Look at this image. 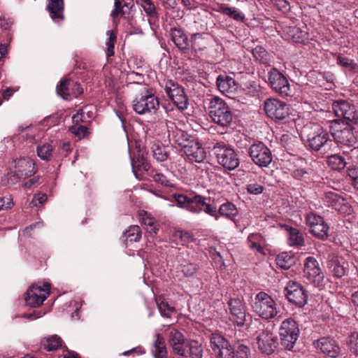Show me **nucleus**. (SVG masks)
<instances>
[{
	"label": "nucleus",
	"mask_w": 358,
	"mask_h": 358,
	"mask_svg": "<svg viewBox=\"0 0 358 358\" xmlns=\"http://www.w3.org/2000/svg\"><path fill=\"white\" fill-rule=\"evenodd\" d=\"M306 223L309 231L320 239L328 237L329 227L324 218L314 213H308L306 216Z\"/></svg>",
	"instance_id": "obj_11"
},
{
	"label": "nucleus",
	"mask_w": 358,
	"mask_h": 358,
	"mask_svg": "<svg viewBox=\"0 0 358 358\" xmlns=\"http://www.w3.org/2000/svg\"><path fill=\"white\" fill-rule=\"evenodd\" d=\"M169 342L173 351L180 356H187V350L185 348L187 343L182 334L176 329H171L169 332Z\"/></svg>",
	"instance_id": "obj_23"
},
{
	"label": "nucleus",
	"mask_w": 358,
	"mask_h": 358,
	"mask_svg": "<svg viewBox=\"0 0 358 358\" xmlns=\"http://www.w3.org/2000/svg\"><path fill=\"white\" fill-rule=\"evenodd\" d=\"M153 353L155 358H165L166 356L165 341L164 339L159 335L156 336Z\"/></svg>",
	"instance_id": "obj_32"
},
{
	"label": "nucleus",
	"mask_w": 358,
	"mask_h": 358,
	"mask_svg": "<svg viewBox=\"0 0 358 358\" xmlns=\"http://www.w3.org/2000/svg\"><path fill=\"white\" fill-rule=\"evenodd\" d=\"M153 178L155 181L162 184V185L167 187L171 185L170 181L162 173H155Z\"/></svg>",
	"instance_id": "obj_60"
},
{
	"label": "nucleus",
	"mask_w": 358,
	"mask_h": 358,
	"mask_svg": "<svg viewBox=\"0 0 358 358\" xmlns=\"http://www.w3.org/2000/svg\"><path fill=\"white\" fill-rule=\"evenodd\" d=\"M158 308L160 313L165 317H169L170 313L174 310L173 308L169 306V304L164 301H162L158 304Z\"/></svg>",
	"instance_id": "obj_57"
},
{
	"label": "nucleus",
	"mask_w": 358,
	"mask_h": 358,
	"mask_svg": "<svg viewBox=\"0 0 358 358\" xmlns=\"http://www.w3.org/2000/svg\"><path fill=\"white\" fill-rule=\"evenodd\" d=\"M219 213L221 215L224 216L229 220H234L236 216L238 211L235 205L231 203H226L220 206Z\"/></svg>",
	"instance_id": "obj_33"
},
{
	"label": "nucleus",
	"mask_w": 358,
	"mask_h": 358,
	"mask_svg": "<svg viewBox=\"0 0 358 358\" xmlns=\"http://www.w3.org/2000/svg\"><path fill=\"white\" fill-rule=\"evenodd\" d=\"M247 190L252 194H259L264 190V187L258 183H251L247 186Z\"/></svg>",
	"instance_id": "obj_58"
},
{
	"label": "nucleus",
	"mask_w": 358,
	"mask_h": 358,
	"mask_svg": "<svg viewBox=\"0 0 358 358\" xmlns=\"http://www.w3.org/2000/svg\"><path fill=\"white\" fill-rule=\"evenodd\" d=\"M303 132L308 134L309 146L315 150H319L329 139L328 134L317 125H307Z\"/></svg>",
	"instance_id": "obj_13"
},
{
	"label": "nucleus",
	"mask_w": 358,
	"mask_h": 358,
	"mask_svg": "<svg viewBox=\"0 0 358 358\" xmlns=\"http://www.w3.org/2000/svg\"><path fill=\"white\" fill-rule=\"evenodd\" d=\"M327 266L336 278H341L345 274V269L338 262L336 257H332L328 262Z\"/></svg>",
	"instance_id": "obj_35"
},
{
	"label": "nucleus",
	"mask_w": 358,
	"mask_h": 358,
	"mask_svg": "<svg viewBox=\"0 0 358 358\" xmlns=\"http://www.w3.org/2000/svg\"><path fill=\"white\" fill-rule=\"evenodd\" d=\"M285 294L289 302L303 306L307 302V294L303 287L299 283L289 281L285 288Z\"/></svg>",
	"instance_id": "obj_15"
},
{
	"label": "nucleus",
	"mask_w": 358,
	"mask_h": 358,
	"mask_svg": "<svg viewBox=\"0 0 358 358\" xmlns=\"http://www.w3.org/2000/svg\"><path fill=\"white\" fill-rule=\"evenodd\" d=\"M173 197H174L175 200L176 201V202L178 203V206L180 207H183L184 205H185V207L186 206H188V204L191 200V197H188L183 194H174Z\"/></svg>",
	"instance_id": "obj_59"
},
{
	"label": "nucleus",
	"mask_w": 358,
	"mask_h": 358,
	"mask_svg": "<svg viewBox=\"0 0 358 358\" xmlns=\"http://www.w3.org/2000/svg\"><path fill=\"white\" fill-rule=\"evenodd\" d=\"M268 81L271 87L283 96L290 94V85L287 78L277 69H272L268 73Z\"/></svg>",
	"instance_id": "obj_14"
},
{
	"label": "nucleus",
	"mask_w": 358,
	"mask_h": 358,
	"mask_svg": "<svg viewBox=\"0 0 358 358\" xmlns=\"http://www.w3.org/2000/svg\"><path fill=\"white\" fill-rule=\"evenodd\" d=\"M47 201V195L45 194H36L32 201L29 203V207L33 208L37 206L38 204H43Z\"/></svg>",
	"instance_id": "obj_56"
},
{
	"label": "nucleus",
	"mask_w": 358,
	"mask_h": 358,
	"mask_svg": "<svg viewBox=\"0 0 358 358\" xmlns=\"http://www.w3.org/2000/svg\"><path fill=\"white\" fill-rule=\"evenodd\" d=\"M43 345L48 351L56 350L62 346V340L57 335H54L47 338Z\"/></svg>",
	"instance_id": "obj_42"
},
{
	"label": "nucleus",
	"mask_w": 358,
	"mask_h": 358,
	"mask_svg": "<svg viewBox=\"0 0 358 358\" xmlns=\"http://www.w3.org/2000/svg\"><path fill=\"white\" fill-rule=\"evenodd\" d=\"M114 6L115 8L112 11V16L115 17L117 15L122 13L121 1L120 0H114Z\"/></svg>",
	"instance_id": "obj_63"
},
{
	"label": "nucleus",
	"mask_w": 358,
	"mask_h": 358,
	"mask_svg": "<svg viewBox=\"0 0 358 358\" xmlns=\"http://www.w3.org/2000/svg\"><path fill=\"white\" fill-rule=\"evenodd\" d=\"M218 90L222 94H232L237 89L236 80L227 75H220L216 80Z\"/></svg>",
	"instance_id": "obj_26"
},
{
	"label": "nucleus",
	"mask_w": 358,
	"mask_h": 358,
	"mask_svg": "<svg viewBox=\"0 0 358 358\" xmlns=\"http://www.w3.org/2000/svg\"><path fill=\"white\" fill-rule=\"evenodd\" d=\"M250 349L248 346L240 344L238 345L236 352L235 358H249Z\"/></svg>",
	"instance_id": "obj_52"
},
{
	"label": "nucleus",
	"mask_w": 358,
	"mask_h": 358,
	"mask_svg": "<svg viewBox=\"0 0 358 358\" xmlns=\"http://www.w3.org/2000/svg\"><path fill=\"white\" fill-rule=\"evenodd\" d=\"M252 55L256 60L264 64H268L271 60L270 55L266 50L261 47L257 46L252 50Z\"/></svg>",
	"instance_id": "obj_36"
},
{
	"label": "nucleus",
	"mask_w": 358,
	"mask_h": 358,
	"mask_svg": "<svg viewBox=\"0 0 358 358\" xmlns=\"http://www.w3.org/2000/svg\"><path fill=\"white\" fill-rule=\"evenodd\" d=\"M53 151L52 145L49 143H45L38 146L36 152L38 156L45 161H49Z\"/></svg>",
	"instance_id": "obj_34"
},
{
	"label": "nucleus",
	"mask_w": 358,
	"mask_h": 358,
	"mask_svg": "<svg viewBox=\"0 0 358 358\" xmlns=\"http://www.w3.org/2000/svg\"><path fill=\"white\" fill-rule=\"evenodd\" d=\"M248 154L252 162L259 167H267L272 162L271 150L262 142L251 145Z\"/></svg>",
	"instance_id": "obj_7"
},
{
	"label": "nucleus",
	"mask_w": 358,
	"mask_h": 358,
	"mask_svg": "<svg viewBox=\"0 0 358 358\" xmlns=\"http://www.w3.org/2000/svg\"><path fill=\"white\" fill-rule=\"evenodd\" d=\"M218 11L236 21H243L245 19L244 14L238 8L235 7L221 5Z\"/></svg>",
	"instance_id": "obj_29"
},
{
	"label": "nucleus",
	"mask_w": 358,
	"mask_h": 358,
	"mask_svg": "<svg viewBox=\"0 0 358 358\" xmlns=\"http://www.w3.org/2000/svg\"><path fill=\"white\" fill-rule=\"evenodd\" d=\"M275 261L277 266L284 270L289 269L294 262L293 258L285 252L278 255Z\"/></svg>",
	"instance_id": "obj_37"
},
{
	"label": "nucleus",
	"mask_w": 358,
	"mask_h": 358,
	"mask_svg": "<svg viewBox=\"0 0 358 358\" xmlns=\"http://www.w3.org/2000/svg\"><path fill=\"white\" fill-rule=\"evenodd\" d=\"M274 5L283 13H287L291 9L290 4L287 0H274Z\"/></svg>",
	"instance_id": "obj_55"
},
{
	"label": "nucleus",
	"mask_w": 358,
	"mask_h": 358,
	"mask_svg": "<svg viewBox=\"0 0 358 358\" xmlns=\"http://www.w3.org/2000/svg\"><path fill=\"white\" fill-rule=\"evenodd\" d=\"M164 88L168 96L180 110L187 108L188 99L182 87L171 80H167L164 82Z\"/></svg>",
	"instance_id": "obj_6"
},
{
	"label": "nucleus",
	"mask_w": 358,
	"mask_h": 358,
	"mask_svg": "<svg viewBox=\"0 0 358 358\" xmlns=\"http://www.w3.org/2000/svg\"><path fill=\"white\" fill-rule=\"evenodd\" d=\"M15 171L20 178L30 177L36 173L35 164L34 161L29 158H20L15 161Z\"/></svg>",
	"instance_id": "obj_20"
},
{
	"label": "nucleus",
	"mask_w": 358,
	"mask_h": 358,
	"mask_svg": "<svg viewBox=\"0 0 358 358\" xmlns=\"http://www.w3.org/2000/svg\"><path fill=\"white\" fill-rule=\"evenodd\" d=\"M50 285L48 282L43 284V287L38 285L31 286L27 292L25 301L28 306L38 307L50 294Z\"/></svg>",
	"instance_id": "obj_12"
},
{
	"label": "nucleus",
	"mask_w": 358,
	"mask_h": 358,
	"mask_svg": "<svg viewBox=\"0 0 358 358\" xmlns=\"http://www.w3.org/2000/svg\"><path fill=\"white\" fill-rule=\"evenodd\" d=\"M299 335V329L292 318L282 321L279 328V336L282 345L291 350L296 342Z\"/></svg>",
	"instance_id": "obj_4"
},
{
	"label": "nucleus",
	"mask_w": 358,
	"mask_h": 358,
	"mask_svg": "<svg viewBox=\"0 0 358 358\" xmlns=\"http://www.w3.org/2000/svg\"><path fill=\"white\" fill-rule=\"evenodd\" d=\"M230 320L238 327H243L247 321L246 306L238 297L230 298L227 302Z\"/></svg>",
	"instance_id": "obj_9"
},
{
	"label": "nucleus",
	"mask_w": 358,
	"mask_h": 358,
	"mask_svg": "<svg viewBox=\"0 0 358 358\" xmlns=\"http://www.w3.org/2000/svg\"><path fill=\"white\" fill-rule=\"evenodd\" d=\"M306 175H309V172L303 169H296L293 171V176L298 180L305 178Z\"/></svg>",
	"instance_id": "obj_61"
},
{
	"label": "nucleus",
	"mask_w": 358,
	"mask_h": 358,
	"mask_svg": "<svg viewBox=\"0 0 358 358\" xmlns=\"http://www.w3.org/2000/svg\"><path fill=\"white\" fill-rule=\"evenodd\" d=\"M327 201L335 210L341 213H346L347 206L344 203V199L334 192H329L326 194Z\"/></svg>",
	"instance_id": "obj_28"
},
{
	"label": "nucleus",
	"mask_w": 358,
	"mask_h": 358,
	"mask_svg": "<svg viewBox=\"0 0 358 358\" xmlns=\"http://www.w3.org/2000/svg\"><path fill=\"white\" fill-rule=\"evenodd\" d=\"M264 110L273 120H283L288 115V108L285 102L275 99H267L264 103Z\"/></svg>",
	"instance_id": "obj_16"
},
{
	"label": "nucleus",
	"mask_w": 358,
	"mask_h": 358,
	"mask_svg": "<svg viewBox=\"0 0 358 358\" xmlns=\"http://www.w3.org/2000/svg\"><path fill=\"white\" fill-rule=\"evenodd\" d=\"M328 165L334 170H341L345 168L346 162L345 159L338 155H333L327 159Z\"/></svg>",
	"instance_id": "obj_39"
},
{
	"label": "nucleus",
	"mask_w": 358,
	"mask_h": 358,
	"mask_svg": "<svg viewBox=\"0 0 358 358\" xmlns=\"http://www.w3.org/2000/svg\"><path fill=\"white\" fill-rule=\"evenodd\" d=\"M73 124H79V122H84V112L83 109L80 110L76 114L72 117Z\"/></svg>",
	"instance_id": "obj_64"
},
{
	"label": "nucleus",
	"mask_w": 358,
	"mask_h": 358,
	"mask_svg": "<svg viewBox=\"0 0 358 358\" xmlns=\"http://www.w3.org/2000/svg\"><path fill=\"white\" fill-rule=\"evenodd\" d=\"M69 83L70 80L69 79H65L62 80L59 85L57 87V94L64 99H68L71 97V92L69 89Z\"/></svg>",
	"instance_id": "obj_44"
},
{
	"label": "nucleus",
	"mask_w": 358,
	"mask_h": 358,
	"mask_svg": "<svg viewBox=\"0 0 358 358\" xmlns=\"http://www.w3.org/2000/svg\"><path fill=\"white\" fill-rule=\"evenodd\" d=\"M159 106L158 99L148 91L133 101V108L139 115L155 112Z\"/></svg>",
	"instance_id": "obj_10"
},
{
	"label": "nucleus",
	"mask_w": 358,
	"mask_h": 358,
	"mask_svg": "<svg viewBox=\"0 0 358 358\" xmlns=\"http://www.w3.org/2000/svg\"><path fill=\"white\" fill-rule=\"evenodd\" d=\"M132 171L136 178H139L138 171L143 168L145 171H148L149 165L147 164L143 157L138 159L137 161L131 159Z\"/></svg>",
	"instance_id": "obj_45"
},
{
	"label": "nucleus",
	"mask_w": 358,
	"mask_h": 358,
	"mask_svg": "<svg viewBox=\"0 0 358 358\" xmlns=\"http://www.w3.org/2000/svg\"><path fill=\"white\" fill-rule=\"evenodd\" d=\"M70 131L79 137L84 138L87 134V128L85 126L74 124L69 128Z\"/></svg>",
	"instance_id": "obj_49"
},
{
	"label": "nucleus",
	"mask_w": 358,
	"mask_h": 358,
	"mask_svg": "<svg viewBox=\"0 0 358 358\" xmlns=\"http://www.w3.org/2000/svg\"><path fill=\"white\" fill-rule=\"evenodd\" d=\"M356 125L349 122H331L330 131L334 140L341 144L352 146L357 143Z\"/></svg>",
	"instance_id": "obj_2"
},
{
	"label": "nucleus",
	"mask_w": 358,
	"mask_h": 358,
	"mask_svg": "<svg viewBox=\"0 0 358 358\" xmlns=\"http://www.w3.org/2000/svg\"><path fill=\"white\" fill-rule=\"evenodd\" d=\"M126 241L128 242H137L141 239V231L138 226L134 225L124 233Z\"/></svg>",
	"instance_id": "obj_40"
},
{
	"label": "nucleus",
	"mask_w": 358,
	"mask_h": 358,
	"mask_svg": "<svg viewBox=\"0 0 358 358\" xmlns=\"http://www.w3.org/2000/svg\"><path fill=\"white\" fill-rule=\"evenodd\" d=\"M142 222L145 226L148 227V230L149 233L152 234H157L158 228L155 225V220L154 218L146 215L142 218Z\"/></svg>",
	"instance_id": "obj_50"
},
{
	"label": "nucleus",
	"mask_w": 358,
	"mask_h": 358,
	"mask_svg": "<svg viewBox=\"0 0 358 358\" xmlns=\"http://www.w3.org/2000/svg\"><path fill=\"white\" fill-rule=\"evenodd\" d=\"M210 348L215 358H235V351L229 342L219 334H213Z\"/></svg>",
	"instance_id": "obj_8"
},
{
	"label": "nucleus",
	"mask_w": 358,
	"mask_h": 358,
	"mask_svg": "<svg viewBox=\"0 0 358 358\" xmlns=\"http://www.w3.org/2000/svg\"><path fill=\"white\" fill-rule=\"evenodd\" d=\"M291 31L292 33L293 38L295 39V41L296 42H299L301 40H303V38H305L306 37V35H307L306 32L300 31V35H299L298 36H296L295 35L299 32V29L296 27H294Z\"/></svg>",
	"instance_id": "obj_62"
},
{
	"label": "nucleus",
	"mask_w": 358,
	"mask_h": 358,
	"mask_svg": "<svg viewBox=\"0 0 358 358\" xmlns=\"http://www.w3.org/2000/svg\"><path fill=\"white\" fill-rule=\"evenodd\" d=\"M252 310L264 320L274 318L278 313V305L274 299L264 292L258 293L252 304Z\"/></svg>",
	"instance_id": "obj_1"
},
{
	"label": "nucleus",
	"mask_w": 358,
	"mask_h": 358,
	"mask_svg": "<svg viewBox=\"0 0 358 358\" xmlns=\"http://www.w3.org/2000/svg\"><path fill=\"white\" fill-rule=\"evenodd\" d=\"M152 150L153 157L157 161L164 162L168 158V154L164 147L159 144H154L152 147Z\"/></svg>",
	"instance_id": "obj_43"
},
{
	"label": "nucleus",
	"mask_w": 358,
	"mask_h": 358,
	"mask_svg": "<svg viewBox=\"0 0 358 358\" xmlns=\"http://www.w3.org/2000/svg\"><path fill=\"white\" fill-rule=\"evenodd\" d=\"M170 36L172 41L179 50L183 52H186L189 50L188 38L181 29H171Z\"/></svg>",
	"instance_id": "obj_25"
},
{
	"label": "nucleus",
	"mask_w": 358,
	"mask_h": 358,
	"mask_svg": "<svg viewBox=\"0 0 358 358\" xmlns=\"http://www.w3.org/2000/svg\"><path fill=\"white\" fill-rule=\"evenodd\" d=\"M13 206L14 202L10 196L0 197V211L10 209Z\"/></svg>",
	"instance_id": "obj_51"
},
{
	"label": "nucleus",
	"mask_w": 358,
	"mask_h": 358,
	"mask_svg": "<svg viewBox=\"0 0 358 358\" xmlns=\"http://www.w3.org/2000/svg\"><path fill=\"white\" fill-rule=\"evenodd\" d=\"M209 114L213 121L222 127L227 126L232 120V113L227 104L220 98H212L208 104Z\"/></svg>",
	"instance_id": "obj_3"
},
{
	"label": "nucleus",
	"mask_w": 358,
	"mask_h": 358,
	"mask_svg": "<svg viewBox=\"0 0 358 358\" xmlns=\"http://www.w3.org/2000/svg\"><path fill=\"white\" fill-rule=\"evenodd\" d=\"M107 35L108 36V38L106 41V55L109 57L114 55V46L116 41V35L113 31H108Z\"/></svg>",
	"instance_id": "obj_46"
},
{
	"label": "nucleus",
	"mask_w": 358,
	"mask_h": 358,
	"mask_svg": "<svg viewBox=\"0 0 358 358\" xmlns=\"http://www.w3.org/2000/svg\"><path fill=\"white\" fill-rule=\"evenodd\" d=\"M341 117L350 121L352 124H357L358 116L355 108L353 106L349 105V110H346V113Z\"/></svg>",
	"instance_id": "obj_48"
},
{
	"label": "nucleus",
	"mask_w": 358,
	"mask_h": 358,
	"mask_svg": "<svg viewBox=\"0 0 358 358\" xmlns=\"http://www.w3.org/2000/svg\"><path fill=\"white\" fill-rule=\"evenodd\" d=\"M315 345L322 352L331 357H336L339 353V347L334 341L329 338H322L317 341Z\"/></svg>",
	"instance_id": "obj_24"
},
{
	"label": "nucleus",
	"mask_w": 358,
	"mask_h": 358,
	"mask_svg": "<svg viewBox=\"0 0 358 358\" xmlns=\"http://www.w3.org/2000/svg\"><path fill=\"white\" fill-rule=\"evenodd\" d=\"M48 10L53 20L64 19V1L63 0H48Z\"/></svg>",
	"instance_id": "obj_27"
},
{
	"label": "nucleus",
	"mask_w": 358,
	"mask_h": 358,
	"mask_svg": "<svg viewBox=\"0 0 358 358\" xmlns=\"http://www.w3.org/2000/svg\"><path fill=\"white\" fill-rule=\"evenodd\" d=\"M289 244L292 246H301L304 243V238L301 232L296 228L287 229Z\"/></svg>",
	"instance_id": "obj_30"
},
{
	"label": "nucleus",
	"mask_w": 358,
	"mask_h": 358,
	"mask_svg": "<svg viewBox=\"0 0 358 358\" xmlns=\"http://www.w3.org/2000/svg\"><path fill=\"white\" fill-rule=\"evenodd\" d=\"M184 152L187 158L197 163L202 162L206 157V152L201 144L197 140H192L185 145Z\"/></svg>",
	"instance_id": "obj_19"
},
{
	"label": "nucleus",
	"mask_w": 358,
	"mask_h": 358,
	"mask_svg": "<svg viewBox=\"0 0 358 358\" xmlns=\"http://www.w3.org/2000/svg\"><path fill=\"white\" fill-rule=\"evenodd\" d=\"M145 12L150 17H155L157 15L156 9L152 0H139Z\"/></svg>",
	"instance_id": "obj_47"
},
{
	"label": "nucleus",
	"mask_w": 358,
	"mask_h": 358,
	"mask_svg": "<svg viewBox=\"0 0 358 358\" xmlns=\"http://www.w3.org/2000/svg\"><path fill=\"white\" fill-rule=\"evenodd\" d=\"M180 270L185 276L191 277L196 272L197 267L193 264H187L182 265Z\"/></svg>",
	"instance_id": "obj_53"
},
{
	"label": "nucleus",
	"mask_w": 358,
	"mask_h": 358,
	"mask_svg": "<svg viewBox=\"0 0 358 358\" xmlns=\"http://www.w3.org/2000/svg\"><path fill=\"white\" fill-rule=\"evenodd\" d=\"M249 247L252 250H256L259 252H263V238L259 234H252L248 238Z\"/></svg>",
	"instance_id": "obj_38"
},
{
	"label": "nucleus",
	"mask_w": 358,
	"mask_h": 358,
	"mask_svg": "<svg viewBox=\"0 0 358 358\" xmlns=\"http://www.w3.org/2000/svg\"><path fill=\"white\" fill-rule=\"evenodd\" d=\"M304 274L310 281L315 282L322 279L323 275L321 268L314 257L306 258L304 264Z\"/></svg>",
	"instance_id": "obj_22"
},
{
	"label": "nucleus",
	"mask_w": 358,
	"mask_h": 358,
	"mask_svg": "<svg viewBox=\"0 0 358 358\" xmlns=\"http://www.w3.org/2000/svg\"><path fill=\"white\" fill-rule=\"evenodd\" d=\"M174 236L176 238H179L182 242V243L194 241V238L192 235L190 233L185 231H175Z\"/></svg>",
	"instance_id": "obj_54"
},
{
	"label": "nucleus",
	"mask_w": 358,
	"mask_h": 358,
	"mask_svg": "<svg viewBox=\"0 0 358 358\" xmlns=\"http://www.w3.org/2000/svg\"><path fill=\"white\" fill-rule=\"evenodd\" d=\"M209 198L201 195H195L191 197V200L185 208L192 213H199L203 210L206 213L214 216L216 208L209 203Z\"/></svg>",
	"instance_id": "obj_17"
},
{
	"label": "nucleus",
	"mask_w": 358,
	"mask_h": 358,
	"mask_svg": "<svg viewBox=\"0 0 358 358\" xmlns=\"http://www.w3.org/2000/svg\"><path fill=\"white\" fill-rule=\"evenodd\" d=\"M258 348L263 353H273L278 345L277 337L270 331H262L257 337Z\"/></svg>",
	"instance_id": "obj_18"
},
{
	"label": "nucleus",
	"mask_w": 358,
	"mask_h": 358,
	"mask_svg": "<svg viewBox=\"0 0 358 358\" xmlns=\"http://www.w3.org/2000/svg\"><path fill=\"white\" fill-rule=\"evenodd\" d=\"M185 348L187 350V355H189L191 358H202V347L197 341H191Z\"/></svg>",
	"instance_id": "obj_31"
},
{
	"label": "nucleus",
	"mask_w": 358,
	"mask_h": 358,
	"mask_svg": "<svg viewBox=\"0 0 358 358\" xmlns=\"http://www.w3.org/2000/svg\"><path fill=\"white\" fill-rule=\"evenodd\" d=\"M350 103L345 101H338L333 103V110L338 117H341L346 113V110H349Z\"/></svg>",
	"instance_id": "obj_41"
},
{
	"label": "nucleus",
	"mask_w": 358,
	"mask_h": 358,
	"mask_svg": "<svg viewBox=\"0 0 358 358\" xmlns=\"http://www.w3.org/2000/svg\"><path fill=\"white\" fill-rule=\"evenodd\" d=\"M218 163L229 170H234L239 165L235 151L224 143H217L213 148Z\"/></svg>",
	"instance_id": "obj_5"
},
{
	"label": "nucleus",
	"mask_w": 358,
	"mask_h": 358,
	"mask_svg": "<svg viewBox=\"0 0 358 358\" xmlns=\"http://www.w3.org/2000/svg\"><path fill=\"white\" fill-rule=\"evenodd\" d=\"M167 129L170 141H172L183 148L185 145L190 141H189V136L188 134L180 129H178L173 122H168Z\"/></svg>",
	"instance_id": "obj_21"
}]
</instances>
